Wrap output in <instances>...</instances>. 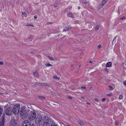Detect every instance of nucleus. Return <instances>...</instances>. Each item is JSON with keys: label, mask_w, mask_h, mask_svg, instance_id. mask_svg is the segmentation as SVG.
I'll return each mask as SVG.
<instances>
[{"label": "nucleus", "mask_w": 126, "mask_h": 126, "mask_svg": "<svg viewBox=\"0 0 126 126\" xmlns=\"http://www.w3.org/2000/svg\"><path fill=\"white\" fill-rule=\"evenodd\" d=\"M44 120V126H50L51 124L50 120L47 115L45 116L43 118Z\"/></svg>", "instance_id": "1"}, {"label": "nucleus", "mask_w": 126, "mask_h": 126, "mask_svg": "<svg viewBox=\"0 0 126 126\" xmlns=\"http://www.w3.org/2000/svg\"><path fill=\"white\" fill-rule=\"evenodd\" d=\"M20 107L19 104H16L15 105L12 109L13 113L15 114H18L19 111Z\"/></svg>", "instance_id": "2"}, {"label": "nucleus", "mask_w": 126, "mask_h": 126, "mask_svg": "<svg viewBox=\"0 0 126 126\" xmlns=\"http://www.w3.org/2000/svg\"><path fill=\"white\" fill-rule=\"evenodd\" d=\"M36 117V113L33 110L31 111L30 112L29 116V119L31 121L34 120Z\"/></svg>", "instance_id": "3"}, {"label": "nucleus", "mask_w": 126, "mask_h": 126, "mask_svg": "<svg viewBox=\"0 0 126 126\" xmlns=\"http://www.w3.org/2000/svg\"><path fill=\"white\" fill-rule=\"evenodd\" d=\"M35 124L39 126L42 123V118L41 116H37L36 119L35 120Z\"/></svg>", "instance_id": "4"}, {"label": "nucleus", "mask_w": 126, "mask_h": 126, "mask_svg": "<svg viewBox=\"0 0 126 126\" xmlns=\"http://www.w3.org/2000/svg\"><path fill=\"white\" fill-rule=\"evenodd\" d=\"M13 112L12 109L9 107L7 108L5 111V114L8 116L11 115Z\"/></svg>", "instance_id": "5"}, {"label": "nucleus", "mask_w": 126, "mask_h": 126, "mask_svg": "<svg viewBox=\"0 0 126 126\" xmlns=\"http://www.w3.org/2000/svg\"><path fill=\"white\" fill-rule=\"evenodd\" d=\"M29 111L26 110V111L24 112L21 113L20 116L22 119H24L28 117Z\"/></svg>", "instance_id": "6"}, {"label": "nucleus", "mask_w": 126, "mask_h": 126, "mask_svg": "<svg viewBox=\"0 0 126 126\" xmlns=\"http://www.w3.org/2000/svg\"><path fill=\"white\" fill-rule=\"evenodd\" d=\"M108 0H103L100 3L99 5V7L100 8H102L104 4Z\"/></svg>", "instance_id": "7"}, {"label": "nucleus", "mask_w": 126, "mask_h": 126, "mask_svg": "<svg viewBox=\"0 0 126 126\" xmlns=\"http://www.w3.org/2000/svg\"><path fill=\"white\" fill-rule=\"evenodd\" d=\"M22 126H30L29 121L28 120L25 121L23 122Z\"/></svg>", "instance_id": "8"}, {"label": "nucleus", "mask_w": 126, "mask_h": 126, "mask_svg": "<svg viewBox=\"0 0 126 126\" xmlns=\"http://www.w3.org/2000/svg\"><path fill=\"white\" fill-rule=\"evenodd\" d=\"M72 28L71 26H69L68 27H65L63 31V32H66L68 31L69 29H71Z\"/></svg>", "instance_id": "9"}, {"label": "nucleus", "mask_w": 126, "mask_h": 126, "mask_svg": "<svg viewBox=\"0 0 126 126\" xmlns=\"http://www.w3.org/2000/svg\"><path fill=\"white\" fill-rule=\"evenodd\" d=\"M33 74L34 76L37 78L39 77L38 72L37 70H35L34 72H33Z\"/></svg>", "instance_id": "10"}, {"label": "nucleus", "mask_w": 126, "mask_h": 126, "mask_svg": "<svg viewBox=\"0 0 126 126\" xmlns=\"http://www.w3.org/2000/svg\"><path fill=\"white\" fill-rule=\"evenodd\" d=\"M33 38V37L32 35L29 34L27 38L28 40L29 41H30L32 40Z\"/></svg>", "instance_id": "11"}, {"label": "nucleus", "mask_w": 126, "mask_h": 126, "mask_svg": "<svg viewBox=\"0 0 126 126\" xmlns=\"http://www.w3.org/2000/svg\"><path fill=\"white\" fill-rule=\"evenodd\" d=\"M26 110H26L25 107H22L21 108V110L20 112H21V113H22L26 111Z\"/></svg>", "instance_id": "12"}, {"label": "nucleus", "mask_w": 126, "mask_h": 126, "mask_svg": "<svg viewBox=\"0 0 126 126\" xmlns=\"http://www.w3.org/2000/svg\"><path fill=\"white\" fill-rule=\"evenodd\" d=\"M112 63L111 62H108L106 64V67H110L111 66Z\"/></svg>", "instance_id": "13"}, {"label": "nucleus", "mask_w": 126, "mask_h": 126, "mask_svg": "<svg viewBox=\"0 0 126 126\" xmlns=\"http://www.w3.org/2000/svg\"><path fill=\"white\" fill-rule=\"evenodd\" d=\"M16 125L17 124L16 122L14 121L12 123L11 122L10 124V126H16Z\"/></svg>", "instance_id": "14"}, {"label": "nucleus", "mask_w": 126, "mask_h": 126, "mask_svg": "<svg viewBox=\"0 0 126 126\" xmlns=\"http://www.w3.org/2000/svg\"><path fill=\"white\" fill-rule=\"evenodd\" d=\"M67 15L69 17L72 18H73L74 16L72 13H68Z\"/></svg>", "instance_id": "15"}, {"label": "nucleus", "mask_w": 126, "mask_h": 126, "mask_svg": "<svg viewBox=\"0 0 126 126\" xmlns=\"http://www.w3.org/2000/svg\"><path fill=\"white\" fill-rule=\"evenodd\" d=\"M4 122L3 120H0V126H3Z\"/></svg>", "instance_id": "16"}, {"label": "nucleus", "mask_w": 126, "mask_h": 126, "mask_svg": "<svg viewBox=\"0 0 126 126\" xmlns=\"http://www.w3.org/2000/svg\"><path fill=\"white\" fill-rule=\"evenodd\" d=\"M100 27V26L99 25H97L95 28V30L96 31H97Z\"/></svg>", "instance_id": "17"}, {"label": "nucleus", "mask_w": 126, "mask_h": 126, "mask_svg": "<svg viewBox=\"0 0 126 126\" xmlns=\"http://www.w3.org/2000/svg\"><path fill=\"white\" fill-rule=\"evenodd\" d=\"M38 97L39 98L41 99H45V97H44L42 96H38Z\"/></svg>", "instance_id": "18"}, {"label": "nucleus", "mask_w": 126, "mask_h": 126, "mask_svg": "<svg viewBox=\"0 0 126 126\" xmlns=\"http://www.w3.org/2000/svg\"><path fill=\"white\" fill-rule=\"evenodd\" d=\"M51 126H58V125L54 122H53L51 123Z\"/></svg>", "instance_id": "19"}, {"label": "nucleus", "mask_w": 126, "mask_h": 126, "mask_svg": "<svg viewBox=\"0 0 126 126\" xmlns=\"http://www.w3.org/2000/svg\"><path fill=\"white\" fill-rule=\"evenodd\" d=\"M84 4H87L88 3V1L84 0H83L81 1Z\"/></svg>", "instance_id": "20"}, {"label": "nucleus", "mask_w": 126, "mask_h": 126, "mask_svg": "<svg viewBox=\"0 0 126 126\" xmlns=\"http://www.w3.org/2000/svg\"><path fill=\"white\" fill-rule=\"evenodd\" d=\"M26 25L27 26H31L32 27H34V26L32 24H30L29 23H27Z\"/></svg>", "instance_id": "21"}, {"label": "nucleus", "mask_w": 126, "mask_h": 126, "mask_svg": "<svg viewBox=\"0 0 126 126\" xmlns=\"http://www.w3.org/2000/svg\"><path fill=\"white\" fill-rule=\"evenodd\" d=\"M47 67H49V66H52V65L51 64H50L49 63H47L45 65Z\"/></svg>", "instance_id": "22"}, {"label": "nucleus", "mask_w": 126, "mask_h": 126, "mask_svg": "<svg viewBox=\"0 0 126 126\" xmlns=\"http://www.w3.org/2000/svg\"><path fill=\"white\" fill-rule=\"evenodd\" d=\"M78 123L81 125H83V122L82 121H78Z\"/></svg>", "instance_id": "23"}, {"label": "nucleus", "mask_w": 126, "mask_h": 126, "mask_svg": "<svg viewBox=\"0 0 126 126\" xmlns=\"http://www.w3.org/2000/svg\"><path fill=\"white\" fill-rule=\"evenodd\" d=\"M54 79H60L59 77L57 76H54L53 77Z\"/></svg>", "instance_id": "24"}, {"label": "nucleus", "mask_w": 126, "mask_h": 126, "mask_svg": "<svg viewBox=\"0 0 126 126\" xmlns=\"http://www.w3.org/2000/svg\"><path fill=\"white\" fill-rule=\"evenodd\" d=\"M2 109L1 108H0V116L2 114Z\"/></svg>", "instance_id": "25"}, {"label": "nucleus", "mask_w": 126, "mask_h": 126, "mask_svg": "<svg viewBox=\"0 0 126 126\" xmlns=\"http://www.w3.org/2000/svg\"><path fill=\"white\" fill-rule=\"evenodd\" d=\"M22 15L25 17L27 16V14L25 12L22 13Z\"/></svg>", "instance_id": "26"}, {"label": "nucleus", "mask_w": 126, "mask_h": 126, "mask_svg": "<svg viewBox=\"0 0 126 126\" xmlns=\"http://www.w3.org/2000/svg\"><path fill=\"white\" fill-rule=\"evenodd\" d=\"M123 97V96L122 95H120L119 96V98L120 99H122Z\"/></svg>", "instance_id": "27"}, {"label": "nucleus", "mask_w": 126, "mask_h": 126, "mask_svg": "<svg viewBox=\"0 0 126 126\" xmlns=\"http://www.w3.org/2000/svg\"><path fill=\"white\" fill-rule=\"evenodd\" d=\"M126 17L125 16H124L120 18V19L121 20H124L125 19Z\"/></svg>", "instance_id": "28"}, {"label": "nucleus", "mask_w": 126, "mask_h": 126, "mask_svg": "<svg viewBox=\"0 0 126 126\" xmlns=\"http://www.w3.org/2000/svg\"><path fill=\"white\" fill-rule=\"evenodd\" d=\"M108 87L110 88V90H111L113 89V87L112 86H108Z\"/></svg>", "instance_id": "29"}, {"label": "nucleus", "mask_w": 126, "mask_h": 126, "mask_svg": "<svg viewBox=\"0 0 126 126\" xmlns=\"http://www.w3.org/2000/svg\"><path fill=\"white\" fill-rule=\"evenodd\" d=\"M95 101L97 102H98L99 101V100L98 98H95L94 99Z\"/></svg>", "instance_id": "30"}, {"label": "nucleus", "mask_w": 126, "mask_h": 126, "mask_svg": "<svg viewBox=\"0 0 126 126\" xmlns=\"http://www.w3.org/2000/svg\"><path fill=\"white\" fill-rule=\"evenodd\" d=\"M119 124V122L118 121H116L115 122V124L116 125H118Z\"/></svg>", "instance_id": "31"}, {"label": "nucleus", "mask_w": 126, "mask_h": 126, "mask_svg": "<svg viewBox=\"0 0 126 126\" xmlns=\"http://www.w3.org/2000/svg\"><path fill=\"white\" fill-rule=\"evenodd\" d=\"M101 47V45H99L97 47L98 49H99Z\"/></svg>", "instance_id": "32"}, {"label": "nucleus", "mask_w": 126, "mask_h": 126, "mask_svg": "<svg viewBox=\"0 0 126 126\" xmlns=\"http://www.w3.org/2000/svg\"><path fill=\"white\" fill-rule=\"evenodd\" d=\"M67 98H68L70 99H72V97L70 96H68L67 97Z\"/></svg>", "instance_id": "33"}, {"label": "nucleus", "mask_w": 126, "mask_h": 126, "mask_svg": "<svg viewBox=\"0 0 126 126\" xmlns=\"http://www.w3.org/2000/svg\"><path fill=\"white\" fill-rule=\"evenodd\" d=\"M3 63L2 62H0V65H3Z\"/></svg>", "instance_id": "34"}, {"label": "nucleus", "mask_w": 126, "mask_h": 126, "mask_svg": "<svg viewBox=\"0 0 126 126\" xmlns=\"http://www.w3.org/2000/svg\"><path fill=\"white\" fill-rule=\"evenodd\" d=\"M44 83H39V84L41 86H44Z\"/></svg>", "instance_id": "35"}, {"label": "nucleus", "mask_w": 126, "mask_h": 126, "mask_svg": "<svg viewBox=\"0 0 126 126\" xmlns=\"http://www.w3.org/2000/svg\"><path fill=\"white\" fill-rule=\"evenodd\" d=\"M107 95L111 96H112V94H108Z\"/></svg>", "instance_id": "36"}, {"label": "nucleus", "mask_w": 126, "mask_h": 126, "mask_svg": "<svg viewBox=\"0 0 126 126\" xmlns=\"http://www.w3.org/2000/svg\"><path fill=\"white\" fill-rule=\"evenodd\" d=\"M124 85L126 86V80L124 81L123 82Z\"/></svg>", "instance_id": "37"}, {"label": "nucleus", "mask_w": 126, "mask_h": 126, "mask_svg": "<svg viewBox=\"0 0 126 126\" xmlns=\"http://www.w3.org/2000/svg\"><path fill=\"white\" fill-rule=\"evenodd\" d=\"M48 57L50 59V60H53V59L51 57L48 56Z\"/></svg>", "instance_id": "38"}, {"label": "nucleus", "mask_w": 126, "mask_h": 126, "mask_svg": "<svg viewBox=\"0 0 126 126\" xmlns=\"http://www.w3.org/2000/svg\"><path fill=\"white\" fill-rule=\"evenodd\" d=\"M106 99V98H103L102 99V101H103V102H104L105 101V100Z\"/></svg>", "instance_id": "39"}, {"label": "nucleus", "mask_w": 126, "mask_h": 126, "mask_svg": "<svg viewBox=\"0 0 126 126\" xmlns=\"http://www.w3.org/2000/svg\"><path fill=\"white\" fill-rule=\"evenodd\" d=\"M123 66L124 68L126 69V64H124Z\"/></svg>", "instance_id": "40"}, {"label": "nucleus", "mask_w": 126, "mask_h": 126, "mask_svg": "<svg viewBox=\"0 0 126 126\" xmlns=\"http://www.w3.org/2000/svg\"><path fill=\"white\" fill-rule=\"evenodd\" d=\"M54 6L55 7H57V4L56 3H55V4L54 5Z\"/></svg>", "instance_id": "41"}, {"label": "nucleus", "mask_w": 126, "mask_h": 126, "mask_svg": "<svg viewBox=\"0 0 126 126\" xmlns=\"http://www.w3.org/2000/svg\"><path fill=\"white\" fill-rule=\"evenodd\" d=\"M105 70L106 72H108V70L107 68H105Z\"/></svg>", "instance_id": "42"}, {"label": "nucleus", "mask_w": 126, "mask_h": 126, "mask_svg": "<svg viewBox=\"0 0 126 126\" xmlns=\"http://www.w3.org/2000/svg\"><path fill=\"white\" fill-rule=\"evenodd\" d=\"M81 88H83V89H86V87H85V86H83V87H81Z\"/></svg>", "instance_id": "43"}, {"label": "nucleus", "mask_w": 126, "mask_h": 126, "mask_svg": "<svg viewBox=\"0 0 126 126\" xmlns=\"http://www.w3.org/2000/svg\"><path fill=\"white\" fill-rule=\"evenodd\" d=\"M44 86H49V85H47V84L45 83Z\"/></svg>", "instance_id": "44"}, {"label": "nucleus", "mask_w": 126, "mask_h": 126, "mask_svg": "<svg viewBox=\"0 0 126 126\" xmlns=\"http://www.w3.org/2000/svg\"><path fill=\"white\" fill-rule=\"evenodd\" d=\"M53 94L54 95H55V96H56V94L55 93H53Z\"/></svg>", "instance_id": "45"}, {"label": "nucleus", "mask_w": 126, "mask_h": 126, "mask_svg": "<svg viewBox=\"0 0 126 126\" xmlns=\"http://www.w3.org/2000/svg\"><path fill=\"white\" fill-rule=\"evenodd\" d=\"M87 104H89V105H90V103L89 102H87Z\"/></svg>", "instance_id": "46"}, {"label": "nucleus", "mask_w": 126, "mask_h": 126, "mask_svg": "<svg viewBox=\"0 0 126 126\" xmlns=\"http://www.w3.org/2000/svg\"><path fill=\"white\" fill-rule=\"evenodd\" d=\"M81 97L83 99H84L85 98L84 97V96H82Z\"/></svg>", "instance_id": "47"}, {"label": "nucleus", "mask_w": 126, "mask_h": 126, "mask_svg": "<svg viewBox=\"0 0 126 126\" xmlns=\"http://www.w3.org/2000/svg\"><path fill=\"white\" fill-rule=\"evenodd\" d=\"M34 18H35V19L36 18H37V16H34Z\"/></svg>", "instance_id": "48"}, {"label": "nucleus", "mask_w": 126, "mask_h": 126, "mask_svg": "<svg viewBox=\"0 0 126 126\" xmlns=\"http://www.w3.org/2000/svg\"><path fill=\"white\" fill-rule=\"evenodd\" d=\"M89 62H90V63H93V62H92V61H89Z\"/></svg>", "instance_id": "49"}, {"label": "nucleus", "mask_w": 126, "mask_h": 126, "mask_svg": "<svg viewBox=\"0 0 126 126\" xmlns=\"http://www.w3.org/2000/svg\"><path fill=\"white\" fill-rule=\"evenodd\" d=\"M37 84H38L37 85H40V84H39V83H38H38H37Z\"/></svg>", "instance_id": "50"}, {"label": "nucleus", "mask_w": 126, "mask_h": 126, "mask_svg": "<svg viewBox=\"0 0 126 126\" xmlns=\"http://www.w3.org/2000/svg\"><path fill=\"white\" fill-rule=\"evenodd\" d=\"M78 8V9H80V7H79Z\"/></svg>", "instance_id": "51"}, {"label": "nucleus", "mask_w": 126, "mask_h": 126, "mask_svg": "<svg viewBox=\"0 0 126 126\" xmlns=\"http://www.w3.org/2000/svg\"><path fill=\"white\" fill-rule=\"evenodd\" d=\"M80 66H79V68H80Z\"/></svg>", "instance_id": "52"}, {"label": "nucleus", "mask_w": 126, "mask_h": 126, "mask_svg": "<svg viewBox=\"0 0 126 126\" xmlns=\"http://www.w3.org/2000/svg\"><path fill=\"white\" fill-rule=\"evenodd\" d=\"M1 82V80L0 79V82Z\"/></svg>", "instance_id": "53"}, {"label": "nucleus", "mask_w": 126, "mask_h": 126, "mask_svg": "<svg viewBox=\"0 0 126 126\" xmlns=\"http://www.w3.org/2000/svg\"><path fill=\"white\" fill-rule=\"evenodd\" d=\"M67 126H70L69 125H68Z\"/></svg>", "instance_id": "54"}, {"label": "nucleus", "mask_w": 126, "mask_h": 126, "mask_svg": "<svg viewBox=\"0 0 126 126\" xmlns=\"http://www.w3.org/2000/svg\"><path fill=\"white\" fill-rule=\"evenodd\" d=\"M91 88H92V87H91Z\"/></svg>", "instance_id": "55"}, {"label": "nucleus", "mask_w": 126, "mask_h": 126, "mask_svg": "<svg viewBox=\"0 0 126 126\" xmlns=\"http://www.w3.org/2000/svg\"><path fill=\"white\" fill-rule=\"evenodd\" d=\"M50 87L51 88V87Z\"/></svg>", "instance_id": "56"}, {"label": "nucleus", "mask_w": 126, "mask_h": 126, "mask_svg": "<svg viewBox=\"0 0 126 126\" xmlns=\"http://www.w3.org/2000/svg\"><path fill=\"white\" fill-rule=\"evenodd\" d=\"M50 87L51 88V87Z\"/></svg>", "instance_id": "57"}, {"label": "nucleus", "mask_w": 126, "mask_h": 126, "mask_svg": "<svg viewBox=\"0 0 126 126\" xmlns=\"http://www.w3.org/2000/svg\"><path fill=\"white\" fill-rule=\"evenodd\" d=\"M50 87L51 88V87Z\"/></svg>", "instance_id": "58"}]
</instances>
